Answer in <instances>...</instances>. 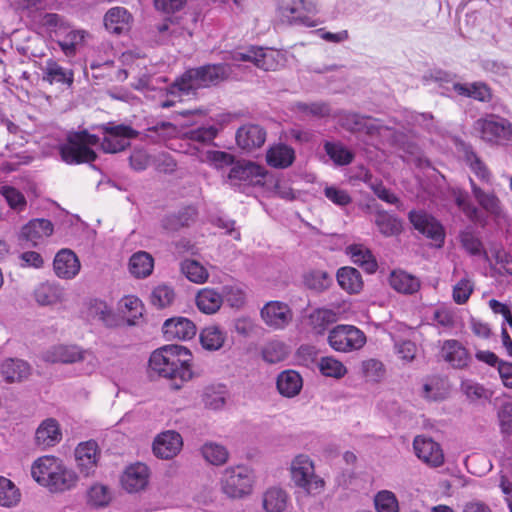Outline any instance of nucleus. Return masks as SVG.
Here are the masks:
<instances>
[{"mask_svg":"<svg viewBox=\"0 0 512 512\" xmlns=\"http://www.w3.org/2000/svg\"><path fill=\"white\" fill-rule=\"evenodd\" d=\"M231 67L226 63L207 64L186 70L168 88V94L174 97L195 95L198 89L216 86L228 79Z\"/></svg>","mask_w":512,"mask_h":512,"instance_id":"1","label":"nucleus"},{"mask_svg":"<svg viewBox=\"0 0 512 512\" xmlns=\"http://www.w3.org/2000/svg\"><path fill=\"white\" fill-rule=\"evenodd\" d=\"M31 476L50 492L61 493L74 488L77 474L55 456L45 455L37 458L31 465Z\"/></svg>","mask_w":512,"mask_h":512,"instance_id":"2","label":"nucleus"},{"mask_svg":"<svg viewBox=\"0 0 512 512\" xmlns=\"http://www.w3.org/2000/svg\"><path fill=\"white\" fill-rule=\"evenodd\" d=\"M191 361L192 354L186 347L171 344L151 354L149 367L161 377L185 382L192 378Z\"/></svg>","mask_w":512,"mask_h":512,"instance_id":"3","label":"nucleus"},{"mask_svg":"<svg viewBox=\"0 0 512 512\" xmlns=\"http://www.w3.org/2000/svg\"><path fill=\"white\" fill-rule=\"evenodd\" d=\"M99 142V137L90 134L87 130L70 131L65 140L58 145V151L62 161L66 164L91 163L97 158L93 147Z\"/></svg>","mask_w":512,"mask_h":512,"instance_id":"4","label":"nucleus"},{"mask_svg":"<svg viewBox=\"0 0 512 512\" xmlns=\"http://www.w3.org/2000/svg\"><path fill=\"white\" fill-rule=\"evenodd\" d=\"M43 360L48 363L72 364L84 362L83 372L93 373L99 366V360L90 350H84L76 345H55L43 353Z\"/></svg>","mask_w":512,"mask_h":512,"instance_id":"5","label":"nucleus"},{"mask_svg":"<svg viewBox=\"0 0 512 512\" xmlns=\"http://www.w3.org/2000/svg\"><path fill=\"white\" fill-rule=\"evenodd\" d=\"M290 474L294 485L309 495L320 494L324 489L325 482L315 473L314 463L307 455L300 454L292 460Z\"/></svg>","mask_w":512,"mask_h":512,"instance_id":"6","label":"nucleus"},{"mask_svg":"<svg viewBox=\"0 0 512 512\" xmlns=\"http://www.w3.org/2000/svg\"><path fill=\"white\" fill-rule=\"evenodd\" d=\"M253 482L254 475L248 467L230 466L221 473L220 488L229 498H242L251 493Z\"/></svg>","mask_w":512,"mask_h":512,"instance_id":"7","label":"nucleus"},{"mask_svg":"<svg viewBox=\"0 0 512 512\" xmlns=\"http://www.w3.org/2000/svg\"><path fill=\"white\" fill-rule=\"evenodd\" d=\"M329 346L341 353H350L362 349L367 338L365 333L354 325L339 324L333 327L327 337Z\"/></svg>","mask_w":512,"mask_h":512,"instance_id":"8","label":"nucleus"},{"mask_svg":"<svg viewBox=\"0 0 512 512\" xmlns=\"http://www.w3.org/2000/svg\"><path fill=\"white\" fill-rule=\"evenodd\" d=\"M282 21L292 25L316 27L322 21L315 18L317 6L310 0H291L278 8Z\"/></svg>","mask_w":512,"mask_h":512,"instance_id":"9","label":"nucleus"},{"mask_svg":"<svg viewBox=\"0 0 512 512\" xmlns=\"http://www.w3.org/2000/svg\"><path fill=\"white\" fill-rule=\"evenodd\" d=\"M474 129L480 138L487 143L512 142V123L497 115L488 114L477 119L474 123Z\"/></svg>","mask_w":512,"mask_h":512,"instance_id":"10","label":"nucleus"},{"mask_svg":"<svg viewBox=\"0 0 512 512\" xmlns=\"http://www.w3.org/2000/svg\"><path fill=\"white\" fill-rule=\"evenodd\" d=\"M105 135L100 143L105 153H117L130 145V140L137 137L138 132L131 126L109 122L99 127Z\"/></svg>","mask_w":512,"mask_h":512,"instance_id":"11","label":"nucleus"},{"mask_svg":"<svg viewBox=\"0 0 512 512\" xmlns=\"http://www.w3.org/2000/svg\"><path fill=\"white\" fill-rule=\"evenodd\" d=\"M408 218L414 229L433 241L436 247L443 246L445 230L436 218L424 210H412L409 212Z\"/></svg>","mask_w":512,"mask_h":512,"instance_id":"12","label":"nucleus"},{"mask_svg":"<svg viewBox=\"0 0 512 512\" xmlns=\"http://www.w3.org/2000/svg\"><path fill=\"white\" fill-rule=\"evenodd\" d=\"M265 169L253 162L243 161L232 165L228 180L233 186H259L264 184Z\"/></svg>","mask_w":512,"mask_h":512,"instance_id":"13","label":"nucleus"},{"mask_svg":"<svg viewBox=\"0 0 512 512\" xmlns=\"http://www.w3.org/2000/svg\"><path fill=\"white\" fill-rule=\"evenodd\" d=\"M261 318L268 327L282 330L292 322L293 312L290 306L284 302L270 301L261 309Z\"/></svg>","mask_w":512,"mask_h":512,"instance_id":"14","label":"nucleus"},{"mask_svg":"<svg viewBox=\"0 0 512 512\" xmlns=\"http://www.w3.org/2000/svg\"><path fill=\"white\" fill-rule=\"evenodd\" d=\"M416 456L431 467H439L444 463V454L440 445L426 436H416L413 441Z\"/></svg>","mask_w":512,"mask_h":512,"instance_id":"15","label":"nucleus"},{"mask_svg":"<svg viewBox=\"0 0 512 512\" xmlns=\"http://www.w3.org/2000/svg\"><path fill=\"white\" fill-rule=\"evenodd\" d=\"M99 456V447L94 440L82 442L75 449L77 467L86 477L95 473Z\"/></svg>","mask_w":512,"mask_h":512,"instance_id":"16","label":"nucleus"},{"mask_svg":"<svg viewBox=\"0 0 512 512\" xmlns=\"http://www.w3.org/2000/svg\"><path fill=\"white\" fill-rule=\"evenodd\" d=\"M183 440L181 435L174 431H164L156 436L153 442V453L161 459H172L182 449Z\"/></svg>","mask_w":512,"mask_h":512,"instance_id":"17","label":"nucleus"},{"mask_svg":"<svg viewBox=\"0 0 512 512\" xmlns=\"http://www.w3.org/2000/svg\"><path fill=\"white\" fill-rule=\"evenodd\" d=\"M53 233V224L47 219H33L24 225L19 240L37 246Z\"/></svg>","mask_w":512,"mask_h":512,"instance_id":"18","label":"nucleus"},{"mask_svg":"<svg viewBox=\"0 0 512 512\" xmlns=\"http://www.w3.org/2000/svg\"><path fill=\"white\" fill-rule=\"evenodd\" d=\"M196 331L195 324L185 317L167 319L162 326V332L168 341L190 340L196 335Z\"/></svg>","mask_w":512,"mask_h":512,"instance_id":"19","label":"nucleus"},{"mask_svg":"<svg viewBox=\"0 0 512 512\" xmlns=\"http://www.w3.org/2000/svg\"><path fill=\"white\" fill-rule=\"evenodd\" d=\"M62 440V431L54 418L43 420L35 431V445L42 449L54 447Z\"/></svg>","mask_w":512,"mask_h":512,"instance_id":"20","label":"nucleus"},{"mask_svg":"<svg viewBox=\"0 0 512 512\" xmlns=\"http://www.w3.org/2000/svg\"><path fill=\"white\" fill-rule=\"evenodd\" d=\"M472 194L477 203L494 219L505 218V211L500 198L495 192H486L470 178Z\"/></svg>","mask_w":512,"mask_h":512,"instance_id":"21","label":"nucleus"},{"mask_svg":"<svg viewBox=\"0 0 512 512\" xmlns=\"http://www.w3.org/2000/svg\"><path fill=\"white\" fill-rule=\"evenodd\" d=\"M53 268L59 278L73 279L79 273L81 264L72 250L61 249L55 255Z\"/></svg>","mask_w":512,"mask_h":512,"instance_id":"22","label":"nucleus"},{"mask_svg":"<svg viewBox=\"0 0 512 512\" xmlns=\"http://www.w3.org/2000/svg\"><path fill=\"white\" fill-rule=\"evenodd\" d=\"M148 479V467L143 463H135L126 468L121 477V484L129 493H135L147 486Z\"/></svg>","mask_w":512,"mask_h":512,"instance_id":"23","label":"nucleus"},{"mask_svg":"<svg viewBox=\"0 0 512 512\" xmlns=\"http://www.w3.org/2000/svg\"><path fill=\"white\" fill-rule=\"evenodd\" d=\"M265 141L266 131L257 124L243 125L236 133V142L243 150L252 151L260 148Z\"/></svg>","mask_w":512,"mask_h":512,"instance_id":"24","label":"nucleus"},{"mask_svg":"<svg viewBox=\"0 0 512 512\" xmlns=\"http://www.w3.org/2000/svg\"><path fill=\"white\" fill-rule=\"evenodd\" d=\"M132 16L124 7H113L104 16L106 29L114 34H122L130 29Z\"/></svg>","mask_w":512,"mask_h":512,"instance_id":"25","label":"nucleus"},{"mask_svg":"<svg viewBox=\"0 0 512 512\" xmlns=\"http://www.w3.org/2000/svg\"><path fill=\"white\" fill-rule=\"evenodd\" d=\"M442 357L454 368H464L470 361V356L464 346L457 340H447L441 349Z\"/></svg>","mask_w":512,"mask_h":512,"instance_id":"26","label":"nucleus"},{"mask_svg":"<svg viewBox=\"0 0 512 512\" xmlns=\"http://www.w3.org/2000/svg\"><path fill=\"white\" fill-rule=\"evenodd\" d=\"M346 254L351 261L368 273H374L378 264L371 250L363 244H352L346 247Z\"/></svg>","mask_w":512,"mask_h":512,"instance_id":"27","label":"nucleus"},{"mask_svg":"<svg viewBox=\"0 0 512 512\" xmlns=\"http://www.w3.org/2000/svg\"><path fill=\"white\" fill-rule=\"evenodd\" d=\"M339 124L351 132L365 131L367 134H374L378 127L369 118L357 113L342 112L338 116Z\"/></svg>","mask_w":512,"mask_h":512,"instance_id":"28","label":"nucleus"},{"mask_svg":"<svg viewBox=\"0 0 512 512\" xmlns=\"http://www.w3.org/2000/svg\"><path fill=\"white\" fill-rule=\"evenodd\" d=\"M390 286L402 294H414L421 287L420 280L403 270H394L389 276Z\"/></svg>","mask_w":512,"mask_h":512,"instance_id":"29","label":"nucleus"},{"mask_svg":"<svg viewBox=\"0 0 512 512\" xmlns=\"http://www.w3.org/2000/svg\"><path fill=\"white\" fill-rule=\"evenodd\" d=\"M276 385L281 395L292 398L300 393L303 381L298 372L286 370L278 375Z\"/></svg>","mask_w":512,"mask_h":512,"instance_id":"30","label":"nucleus"},{"mask_svg":"<svg viewBox=\"0 0 512 512\" xmlns=\"http://www.w3.org/2000/svg\"><path fill=\"white\" fill-rule=\"evenodd\" d=\"M453 89L458 95L480 102H490L493 97L491 88L481 81L470 84L453 83Z\"/></svg>","mask_w":512,"mask_h":512,"instance_id":"31","label":"nucleus"},{"mask_svg":"<svg viewBox=\"0 0 512 512\" xmlns=\"http://www.w3.org/2000/svg\"><path fill=\"white\" fill-rule=\"evenodd\" d=\"M43 71V81L49 84L59 83L71 86L74 81L73 71L60 66L55 60L48 59Z\"/></svg>","mask_w":512,"mask_h":512,"instance_id":"32","label":"nucleus"},{"mask_svg":"<svg viewBox=\"0 0 512 512\" xmlns=\"http://www.w3.org/2000/svg\"><path fill=\"white\" fill-rule=\"evenodd\" d=\"M0 373L7 382H20L29 377L31 368L23 360L7 359L2 363Z\"/></svg>","mask_w":512,"mask_h":512,"instance_id":"33","label":"nucleus"},{"mask_svg":"<svg viewBox=\"0 0 512 512\" xmlns=\"http://www.w3.org/2000/svg\"><path fill=\"white\" fill-rule=\"evenodd\" d=\"M294 159V149L282 143L270 147L266 154L267 163L274 168H287Z\"/></svg>","mask_w":512,"mask_h":512,"instance_id":"34","label":"nucleus"},{"mask_svg":"<svg viewBox=\"0 0 512 512\" xmlns=\"http://www.w3.org/2000/svg\"><path fill=\"white\" fill-rule=\"evenodd\" d=\"M339 286L349 294H357L363 288L360 272L353 267H341L336 274Z\"/></svg>","mask_w":512,"mask_h":512,"instance_id":"35","label":"nucleus"},{"mask_svg":"<svg viewBox=\"0 0 512 512\" xmlns=\"http://www.w3.org/2000/svg\"><path fill=\"white\" fill-rule=\"evenodd\" d=\"M191 155H195L199 161L203 163H209L217 169H221L234 164L233 155L217 150H202L198 147H194L193 151H189Z\"/></svg>","mask_w":512,"mask_h":512,"instance_id":"36","label":"nucleus"},{"mask_svg":"<svg viewBox=\"0 0 512 512\" xmlns=\"http://www.w3.org/2000/svg\"><path fill=\"white\" fill-rule=\"evenodd\" d=\"M154 268L153 257L145 251L134 253L129 260V271L135 278H146L152 274Z\"/></svg>","mask_w":512,"mask_h":512,"instance_id":"37","label":"nucleus"},{"mask_svg":"<svg viewBox=\"0 0 512 512\" xmlns=\"http://www.w3.org/2000/svg\"><path fill=\"white\" fill-rule=\"evenodd\" d=\"M222 303V295L212 288H203L196 295V305L205 314L216 313Z\"/></svg>","mask_w":512,"mask_h":512,"instance_id":"38","label":"nucleus"},{"mask_svg":"<svg viewBox=\"0 0 512 512\" xmlns=\"http://www.w3.org/2000/svg\"><path fill=\"white\" fill-rule=\"evenodd\" d=\"M288 502V493L280 487H270L263 494V508L266 512H283Z\"/></svg>","mask_w":512,"mask_h":512,"instance_id":"39","label":"nucleus"},{"mask_svg":"<svg viewBox=\"0 0 512 512\" xmlns=\"http://www.w3.org/2000/svg\"><path fill=\"white\" fill-rule=\"evenodd\" d=\"M86 34L84 30H70L66 25V29L56 35L60 37L57 43L66 56H74L77 47L83 43Z\"/></svg>","mask_w":512,"mask_h":512,"instance_id":"40","label":"nucleus"},{"mask_svg":"<svg viewBox=\"0 0 512 512\" xmlns=\"http://www.w3.org/2000/svg\"><path fill=\"white\" fill-rule=\"evenodd\" d=\"M200 453L206 462L214 466L224 465L229 459L228 449L214 441L205 442L200 448Z\"/></svg>","mask_w":512,"mask_h":512,"instance_id":"41","label":"nucleus"},{"mask_svg":"<svg viewBox=\"0 0 512 512\" xmlns=\"http://www.w3.org/2000/svg\"><path fill=\"white\" fill-rule=\"evenodd\" d=\"M217 133L218 130L214 126L199 127L197 129L187 131L185 133V139L189 141V147L185 150V152L190 154L189 151H193L195 146L201 149L200 145L211 143L217 136Z\"/></svg>","mask_w":512,"mask_h":512,"instance_id":"42","label":"nucleus"},{"mask_svg":"<svg viewBox=\"0 0 512 512\" xmlns=\"http://www.w3.org/2000/svg\"><path fill=\"white\" fill-rule=\"evenodd\" d=\"M63 290L57 285L50 283L40 284L34 291V297L39 305H54L63 300Z\"/></svg>","mask_w":512,"mask_h":512,"instance_id":"43","label":"nucleus"},{"mask_svg":"<svg viewBox=\"0 0 512 512\" xmlns=\"http://www.w3.org/2000/svg\"><path fill=\"white\" fill-rule=\"evenodd\" d=\"M21 501L20 489L10 479L0 476V506L16 507Z\"/></svg>","mask_w":512,"mask_h":512,"instance_id":"44","label":"nucleus"},{"mask_svg":"<svg viewBox=\"0 0 512 512\" xmlns=\"http://www.w3.org/2000/svg\"><path fill=\"white\" fill-rule=\"evenodd\" d=\"M225 339L226 333L215 325L205 327L200 333L202 347L210 351L219 350L223 346Z\"/></svg>","mask_w":512,"mask_h":512,"instance_id":"45","label":"nucleus"},{"mask_svg":"<svg viewBox=\"0 0 512 512\" xmlns=\"http://www.w3.org/2000/svg\"><path fill=\"white\" fill-rule=\"evenodd\" d=\"M227 399V392L221 386L219 387H206L202 394V403L205 408L210 410H221Z\"/></svg>","mask_w":512,"mask_h":512,"instance_id":"46","label":"nucleus"},{"mask_svg":"<svg viewBox=\"0 0 512 512\" xmlns=\"http://www.w3.org/2000/svg\"><path fill=\"white\" fill-rule=\"evenodd\" d=\"M181 272L189 281L196 284L205 283L209 277L207 269L201 263L192 259H185L181 262Z\"/></svg>","mask_w":512,"mask_h":512,"instance_id":"47","label":"nucleus"},{"mask_svg":"<svg viewBox=\"0 0 512 512\" xmlns=\"http://www.w3.org/2000/svg\"><path fill=\"white\" fill-rule=\"evenodd\" d=\"M464 159L481 181L485 183L491 182V172L470 146L464 148Z\"/></svg>","mask_w":512,"mask_h":512,"instance_id":"48","label":"nucleus"},{"mask_svg":"<svg viewBox=\"0 0 512 512\" xmlns=\"http://www.w3.org/2000/svg\"><path fill=\"white\" fill-rule=\"evenodd\" d=\"M309 324L316 333L321 334L326 327L336 321V313L331 309L317 308L309 314Z\"/></svg>","mask_w":512,"mask_h":512,"instance_id":"49","label":"nucleus"},{"mask_svg":"<svg viewBox=\"0 0 512 512\" xmlns=\"http://www.w3.org/2000/svg\"><path fill=\"white\" fill-rule=\"evenodd\" d=\"M449 394L447 382L441 378H431L423 385V397L428 400H442Z\"/></svg>","mask_w":512,"mask_h":512,"instance_id":"50","label":"nucleus"},{"mask_svg":"<svg viewBox=\"0 0 512 512\" xmlns=\"http://www.w3.org/2000/svg\"><path fill=\"white\" fill-rule=\"evenodd\" d=\"M289 355L288 347L281 341H270L262 349L264 361L275 364L281 362Z\"/></svg>","mask_w":512,"mask_h":512,"instance_id":"51","label":"nucleus"},{"mask_svg":"<svg viewBox=\"0 0 512 512\" xmlns=\"http://www.w3.org/2000/svg\"><path fill=\"white\" fill-rule=\"evenodd\" d=\"M318 368L322 375L340 379L347 374L344 364L332 356L322 357L318 362Z\"/></svg>","mask_w":512,"mask_h":512,"instance_id":"52","label":"nucleus"},{"mask_svg":"<svg viewBox=\"0 0 512 512\" xmlns=\"http://www.w3.org/2000/svg\"><path fill=\"white\" fill-rule=\"evenodd\" d=\"M375 224L381 234L386 237L397 235L401 232V222L387 212H379L376 215Z\"/></svg>","mask_w":512,"mask_h":512,"instance_id":"53","label":"nucleus"},{"mask_svg":"<svg viewBox=\"0 0 512 512\" xmlns=\"http://www.w3.org/2000/svg\"><path fill=\"white\" fill-rule=\"evenodd\" d=\"M305 285L316 292H322L329 288L332 278L323 270H312L304 275Z\"/></svg>","mask_w":512,"mask_h":512,"instance_id":"54","label":"nucleus"},{"mask_svg":"<svg viewBox=\"0 0 512 512\" xmlns=\"http://www.w3.org/2000/svg\"><path fill=\"white\" fill-rule=\"evenodd\" d=\"M324 149L336 165L344 166L353 161L354 155L341 143L325 142Z\"/></svg>","mask_w":512,"mask_h":512,"instance_id":"55","label":"nucleus"},{"mask_svg":"<svg viewBox=\"0 0 512 512\" xmlns=\"http://www.w3.org/2000/svg\"><path fill=\"white\" fill-rule=\"evenodd\" d=\"M376 512H399V502L396 495L389 490H381L374 496Z\"/></svg>","mask_w":512,"mask_h":512,"instance_id":"56","label":"nucleus"},{"mask_svg":"<svg viewBox=\"0 0 512 512\" xmlns=\"http://www.w3.org/2000/svg\"><path fill=\"white\" fill-rule=\"evenodd\" d=\"M175 299L174 289L166 284L156 286L150 295V302L157 308L170 306Z\"/></svg>","mask_w":512,"mask_h":512,"instance_id":"57","label":"nucleus"},{"mask_svg":"<svg viewBox=\"0 0 512 512\" xmlns=\"http://www.w3.org/2000/svg\"><path fill=\"white\" fill-rule=\"evenodd\" d=\"M121 311L127 317L129 325H134L135 320L142 316L143 305L139 298L126 296L120 302Z\"/></svg>","mask_w":512,"mask_h":512,"instance_id":"58","label":"nucleus"},{"mask_svg":"<svg viewBox=\"0 0 512 512\" xmlns=\"http://www.w3.org/2000/svg\"><path fill=\"white\" fill-rule=\"evenodd\" d=\"M195 215L192 208L186 209L183 213L167 215L162 219V227L169 231L178 230L189 224Z\"/></svg>","mask_w":512,"mask_h":512,"instance_id":"59","label":"nucleus"},{"mask_svg":"<svg viewBox=\"0 0 512 512\" xmlns=\"http://www.w3.org/2000/svg\"><path fill=\"white\" fill-rule=\"evenodd\" d=\"M361 371L367 381L379 382L385 375V367L380 360L368 359L361 363Z\"/></svg>","mask_w":512,"mask_h":512,"instance_id":"60","label":"nucleus"},{"mask_svg":"<svg viewBox=\"0 0 512 512\" xmlns=\"http://www.w3.org/2000/svg\"><path fill=\"white\" fill-rule=\"evenodd\" d=\"M294 109L297 112H300L304 115H309L313 117H326L330 115V107L328 104L324 102H312V103H305V102H297L294 105Z\"/></svg>","mask_w":512,"mask_h":512,"instance_id":"61","label":"nucleus"},{"mask_svg":"<svg viewBox=\"0 0 512 512\" xmlns=\"http://www.w3.org/2000/svg\"><path fill=\"white\" fill-rule=\"evenodd\" d=\"M461 390L471 401L488 399L491 396V392L483 385L469 379L462 381Z\"/></svg>","mask_w":512,"mask_h":512,"instance_id":"62","label":"nucleus"},{"mask_svg":"<svg viewBox=\"0 0 512 512\" xmlns=\"http://www.w3.org/2000/svg\"><path fill=\"white\" fill-rule=\"evenodd\" d=\"M88 503L94 507H104L111 500L109 489L100 484L93 485L88 491Z\"/></svg>","mask_w":512,"mask_h":512,"instance_id":"63","label":"nucleus"},{"mask_svg":"<svg viewBox=\"0 0 512 512\" xmlns=\"http://www.w3.org/2000/svg\"><path fill=\"white\" fill-rule=\"evenodd\" d=\"M394 352L403 364H409L416 357L417 346L410 340L396 341L394 344Z\"/></svg>","mask_w":512,"mask_h":512,"instance_id":"64","label":"nucleus"}]
</instances>
